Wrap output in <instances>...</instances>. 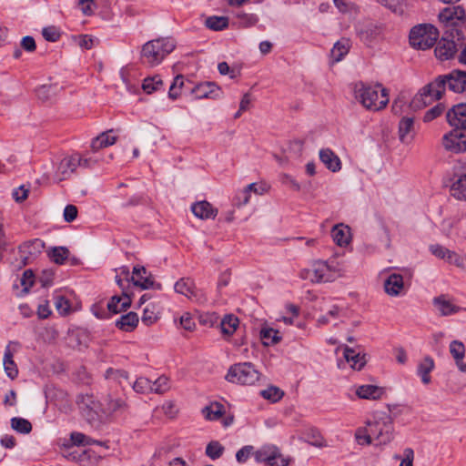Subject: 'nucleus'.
<instances>
[{
  "label": "nucleus",
  "instance_id": "nucleus-1",
  "mask_svg": "<svg viewBox=\"0 0 466 466\" xmlns=\"http://www.w3.org/2000/svg\"><path fill=\"white\" fill-rule=\"evenodd\" d=\"M79 409L87 423L94 429H100L114 415L121 414L128 409L127 403L108 394L103 402L95 399L92 394H81L76 400Z\"/></svg>",
  "mask_w": 466,
  "mask_h": 466
},
{
  "label": "nucleus",
  "instance_id": "nucleus-2",
  "mask_svg": "<svg viewBox=\"0 0 466 466\" xmlns=\"http://www.w3.org/2000/svg\"><path fill=\"white\" fill-rule=\"evenodd\" d=\"M446 89L453 93L466 91V72L452 70L449 74L437 76L432 82L422 87L419 94L413 97L411 106L421 107L434 100H439Z\"/></svg>",
  "mask_w": 466,
  "mask_h": 466
},
{
  "label": "nucleus",
  "instance_id": "nucleus-3",
  "mask_svg": "<svg viewBox=\"0 0 466 466\" xmlns=\"http://www.w3.org/2000/svg\"><path fill=\"white\" fill-rule=\"evenodd\" d=\"M353 94L355 99L369 110L379 111L389 103L388 90L379 84L370 86L363 82L355 83Z\"/></svg>",
  "mask_w": 466,
  "mask_h": 466
},
{
  "label": "nucleus",
  "instance_id": "nucleus-4",
  "mask_svg": "<svg viewBox=\"0 0 466 466\" xmlns=\"http://www.w3.org/2000/svg\"><path fill=\"white\" fill-rule=\"evenodd\" d=\"M175 43L170 38H157L147 42L142 47V62L149 66L160 64L175 49Z\"/></svg>",
  "mask_w": 466,
  "mask_h": 466
},
{
  "label": "nucleus",
  "instance_id": "nucleus-5",
  "mask_svg": "<svg viewBox=\"0 0 466 466\" xmlns=\"http://www.w3.org/2000/svg\"><path fill=\"white\" fill-rule=\"evenodd\" d=\"M299 276L313 283H327L334 281L339 276V272L334 261L315 260L310 268L301 269Z\"/></svg>",
  "mask_w": 466,
  "mask_h": 466
},
{
  "label": "nucleus",
  "instance_id": "nucleus-6",
  "mask_svg": "<svg viewBox=\"0 0 466 466\" xmlns=\"http://www.w3.org/2000/svg\"><path fill=\"white\" fill-rule=\"evenodd\" d=\"M439 37L438 29L431 24H420L411 28L410 44L413 48L426 50L432 47Z\"/></svg>",
  "mask_w": 466,
  "mask_h": 466
},
{
  "label": "nucleus",
  "instance_id": "nucleus-7",
  "mask_svg": "<svg viewBox=\"0 0 466 466\" xmlns=\"http://www.w3.org/2000/svg\"><path fill=\"white\" fill-rule=\"evenodd\" d=\"M260 378V373L250 362L237 363L229 367L226 375L228 382L239 385H253Z\"/></svg>",
  "mask_w": 466,
  "mask_h": 466
},
{
  "label": "nucleus",
  "instance_id": "nucleus-8",
  "mask_svg": "<svg viewBox=\"0 0 466 466\" xmlns=\"http://www.w3.org/2000/svg\"><path fill=\"white\" fill-rule=\"evenodd\" d=\"M393 433L392 419L385 412H379L376 420L367 421L365 427L359 428L355 436L360 437H382L383 435H390Z\"/></svg>",
  "mask_w": 466,
  "mask_h": 466
},
{
  "label": "nucleus",
  "instance_id": "nucleus-9",
  "mask_svg": "<svg viewBox=\"0 0 466 466\" xmlns=\"http://www.w3.org/2000/svg\"><path fill=\"white\" fill-rule=\"evenodd\" d=\"M174 289L177 293L184 295L193 302L205 303L207 301L205 293L201 289H197L194 280L189 278L178 279Z\"/></svg>",
  "mask_w": 466,
  "mask_h": 466
},
{
  "label": "nucleus",
  "instance_id": "nucleus-10",
  "mask_svg": "<svg viewBox=\"0 0 466 466\" xmlns=\"http://www.w3.org/2000/svg\"><path fill=\"white\" fill-rule=\"evenodd\" d=\"M439 21L446 27L458 26L466 20L465 10L461 5H451L443 8L439 15Z\"/></svg>",
  "mask_w": 466,
  "mask_h": 466
},
{
  "label": "nucleus",
  "instance_id": "nucleus-11",
  "mask_svg": "<svg viewBox=\"0 0 466 466\" xmlns=\"http://www.w3.org/2000/svg\"><path fill=\"white\" fill-rule=\"evenodd\" d=\"M258 461H265L268 466H288L289 460L284 458L277 447H266L254 452Z\"/></svg>",
  "mask_w": 466,
  "mask_h": 466
},
{
  "label": "nucleus",
  "instance_id": "nucleus-12",
  "mask_svg": "<svg viewBox=\"0 0 466 466\" xmlns=\"http://www.w3.org/2000/svg\"><path fill=\"white\" fill-rule=\"evenodd\" d=\"M443 147L453 153L466 151V133L456 128L445 134L442 137Z\"/></svg>",
  "mask_w": 466,
  "mask_h": 466
},
{
  "label": "nucleus",
  "instance_id": "nucleus-13",
  "mask_svg": "<svg viewBox=\"0 0 466 466\" xmlns=\"http://www.w3.org/2000/svg\"><path fill=\"white\" fill-rule=\"evenodd\" d=\"M453 169L457 179L451 187V195L457 199L466 200V162H458Z\"/></svg>",
  "mask_w": 466,
  "mask_h": 466
},
{
  "label": "nucleus",
  "instance_id": "nucleus-14",
  "mask_svg": "<svg viewBox=\"0 0 466 466\" xmlns=\"http://www.w3.org/2000/svg\"><path fill=\"white\" fill-rule=\"evenodd\" d=\"M79 155L66 156L58 164L55 178L57 182L67 179L79 166Z\"/></svg>",
  "mask_w": 466,
  "mask_h": 466
},
{
  "label": "nucleus",
  "instance_id": "nucleus-15",
  "mask_svg": "<svg viewBox=\"0 0 466 466\" xmlns=\"http://www.w3.org/2000/svg\"><path fill=\"white\" fill-rule=\"evenodd\" d=\"M132 282L135 286L142 289H148L154 288L157 289H161L160 284H155L152 274L147 270L143 266L137 265L133 268Z\"/></svg>",
  "mask_w": 466,
  "mask_h": 466
},
{
  "label": "nucleus",
  "instance_id": "nucleus-16",
  "mask_svg": "<svg viewBox=\"0 0 466 466\" xmlns=\"http://www.w3.org/2000/svg\"><path fill=\"white\" fill-rule=\"evenodd\" d=\"M21 344L17 341H9L6 345L3 359L4 369L6 375L14 380L18 375L17 366L14 361L15 353L20 349Z\"/></svg>",
  "mask_w": 466,
  "mask_h": 466
},
{
  "label": "nucleus",
  "instance_id": "nucleus-17",
  "mask_svg": "<svg viewBox=\"0 0 466 466\" xmlns=\"http://www.w3.org/2000/svg\"><path fill=\"white\" fill-rule=\"evenodd\" d=\"M446 118L451 127L466 129V103L453 106L448 110Z\"/></svg>",
  "mask_w": 466,
  "mask_h": 466
},
{
  "label": "nucleus",
  "instance_id": "nucleus-18",
  "mask_svg": "<svg viewBox=\"0 0 466 466\" xmlns=\"http://www.w3.org/2000/svg\"><path fill=\"white\" fill-rule=\"evenodd\" d=\"M192 94L196 99H218L221 97L222 92L214 82H205L196 86L192 89Z\"/></svg>",
  "mask_w": 466,
  "mask_h": 466
},
{
  "label": "nucleus",
  "instance_id": "nucleus-19",
  "mask_svg": "<svg viewBox=\"0 0 466 466\" xmlns=\"http://www.w3.org/2000/svg\"><path fill=\"white\" fill-rule=\"evenodd\" d=\"M96 444L100 446H107V441H101L95 439H62V441L58 443L61 453L68 452L72 449H81L87 445Z\"/></svg>",
  "mask_w": 466,
  "mask_h": 466
},
{
  "label": "nucleus",
  "instance_id": "nucleus-20",
  "mask_svg": "<svg viewBox=\"0 0 466 466\" xmlns=\"http://www.w3.org/2000/svg\"><path fill=\"white\" fill-rule=\"evenodd\" d=\"M385 292L391 297H397L404 291V281L401 275L390 274L384 282Z\"/></svg>",
  "mask_w": 466,
  "mask_h": 466
},
{
  "label": "nucleus",
  "instance_id": "nucleus-21",
  "mask_svg": "<svg viewBox=\"0 0 466 466\" xmlns=\"http://www.w3.org/2000/svg\"><path fill=\"white\" fill-rule=\"evenodd\" d=\"M44 247L45 243L38 238L24 242L19 247V252L21 253L24 265H26V261L29 258V257H35L37 254L41 253Z\"/></svg>",
  "mask_w": 466,
  "mask_h": 466
},
{
  "label": "nucleus",
  "instance_id": "nucleus-22",
  "mask_svg": "<svg viewBox=\"0 0 466 466\" xmlns=\"http://www.w3.org/2000/svg\"><path fill=\"white\" fill-rule=\"evenodd\" d=\"M456 53V45L453 40L442 37L435 47V55L441 60H448Z\"/></svg>",
  "mask_w": 466,
  "mask_h": 466
},
{
  "label": "nucleus",
  "instance_id": "nucleus-23",
  "mask_svg": "<svg viewBox=\"0 0 466 466\" xmlns=\"http://www.w3.org/2000/svg\"><path fill=\"white\" fill-rule=\"evenodd\" d=\"M191 210L196 217L201 219L215 218L218 215V209L206 200L193 204Z\"/></svg>",
  "mask_w": 466,
  "mask_h": 466
},
{
  "label": "nucleus",
  "instance_id": "nucleus-24",
  "mask_svg": "<svg viewBox=\"0 0 466 466\" xmlns=\"http://www.w3.org/2000/svg\"><path fill=\"white\" fill-rule=\"evenodd\" d=\"M433 305L441 316H449L461 310L459 306L454 305L452 301L444 295L434 298Z\"/></svg>",
  "mask_w": 466,
  "mask_h": 466
},
{
  "label": "nucleus",
  "instance_id": "nucleus-25",
  "mask_svg": "<svg viewBox=\"0 0 466 466\" xmlns=\"http://www.w3.org/2000/svg\"><path fill=\"white\" fill-rule=\"evenodd\" d=\"M343 355L353 370H360L366 364L365 355L356 351L355 349L345 346Z\"/></svg>",
  "mask_w": 466,
  "mask_h": 466
},
{
  "label": "nucleus",
  "instance_id": "nucleus-26",
  "mask_svg": "<svg viewBox=\"0 0 466 466\" xmlns=\"http://www.w3.org/2000/svg\"><path fill=\"white\" fill-rule=\"evenodd\" d=\"M375 2L400 16L410 10V5L406 0H375Z\"/></svg>",
  "mask_w": 466,
  "mask_h": 466
},
{
  "label": "nucleus",
  "instance_id": "nucleus-27",
  "mask_svg": "<svg viewBox=\"0 0 466 466\" xmlns=\"http://www.w3.org/2000/svg\"><path fill=\"white\" fill-rule=\"evenodd\" d=\"M319 158L328 169L337 172L341 168V162L339 157L329 148L319 151Z\"/></svg>",
  "mask_w": 466,
  "mask_h": 466
},
{
  "label": "nucleus",
  "instance_id": "nucleus-28",
  "mask_svg": "<svg viewBox=\"0 0 466 466\" xmlns=\"http://www.w3.org/2000/svg\"><path fill=\"white\" fill-rule=\"evenodd\" d=\"M351 46L350 40L349 38H341L339 41H337L331 51L330 56L333 59V62H339L341 61L344 56L349 53Z\"/></svg>",
  "mask_w": 466,
  "mask_h": 466
},
{
  "label": "nucleus",
  "instance_id": "nucleus-29",
  "mask_svg": "<svg viewBox=\"0 0 466 466\" xmlns=\"http://www.w3.org/2000/svg\"><path fill=\"white\" fill-rule=\"evenodd\" d=\"M355 393L360 399L378 400L380 399L383 390L374 385H360L356 388Z\"/></svg>",
  "mask_w": 466,
  "mask_h": 466
},
{
  "label": "nucleus",
  "instance_id": "nucleus-30",
  "mask_svg": "<svg viewBox=\"0 0 466 466\" xmlns=\"http://www.w3.org/2000/svg\"><path fill=\"white\" fill-rule=\"evenodd\" d=\"M333 240L337 245L342 247L350 243V229L342 224L336 225L331 230Z\"/></svg>",
  "mask_w": 466,
  "mask_h": 466
},
{
  "label": "nucleus",
  "instance_id": "nucleus-31",
  "mask_svg": "<svg viewBox=\"0 0 466 466\" xmlns=\"http://www.w3.org/2000/svg\"><path fill=\"white\" fill-rule=\"evenodd\" d=\"M112 130L103 132L92 140L91 148L93 151H98L104 147L114 145L116 142V137L111 135Z\"/></svg>",
  "mask_w": 466,
  "mask_h": 466
},
{
  "label": "nucleus",
  "instance_id": "nucleus-32",
  "mask_svg": "<svg viewBox=\"0 0 466 466\" xmlns=\"http://www.w3.org/2000/svg\"><path fill=\"white\" fill-rule=\"evenodd\" d=\"M414 119L412 117H402L399 124V137L402 143H409L413 132Z\"/></svg>",
  "mask_w": 466,
  "mask_h": 466
},
{
  "label": "nucleus",
  "instance_id": "nucleus-33",
  "mask_svg": "<svg viewBox=\"0 0 466 466\" xmlns=\"http://www.w3.org/2000/svg\"><path fill=\"white\" fill-rule=\"evenodd\" d=\"M138 324V316L135 312H128L126 315L121 316V318L116 320V326L126 332H130L135 329V328Z\"/></svg>",
  "mask_w": 466,
  "mask_h": 466
},
{
  "label": "nucleus",
  "instance_id": "nucleus-34",
  "mask_svg": "<svg viewBox=\"0 0 466 466\" xmlns=\"http://www.w3.org/2000/svg\"><path fill=\"white\" fill-rule=\"evenodd\" d=\"M434 369V360L431 357L426 356L418 366V375L424 384H429L431 380L430 373Z\"/></svg>",
  "mask_w": 466,
  "mask_h": 466
},
{
  "label": "nucleus",
  "instance_id": "nucleus-35",
  "mask_svg": "<svg viewBox=\"0 0 466 466\" xmlns=\"http://www.w3.org/2000/svg\"><path fill=\"white\" fill-rule=\"evenodd\" d=\"M131 304V299L127 294L121 297L114 296L107 303V309L113 313H118L127 309Z\"/></svg>",
  "mask_w": 466,
  "mask_h": 466
},
{
  "label": "nucleus",
  "instance_id": "nucleus-36",
  "mask_svg": "<svg viewBox=\"0 0 466 466\" xmlns=\"http://www.w3.org/2000/svg\"><path fill=\"white\" fill-rule=\"evenodd\" d=\"M225 413V407L219 402H211L208 406L202 409V414L207 420H217Z\"/></svg>",
  "mask_w": 466,
  "mask_h": 466
},
{
  "label": "nucleus",
  "instance_id": "nucleus-37",
  "mask_svg": "<svg viewBox=\"0 0 466 466\" xmlns=\"http://www.w3.org/2000/svg\"><path fill=\"white\" fill-rule=\"evenodd\" d=\"M205 25L213 31H221L228 26V18L226 16H209L205 21Z\"/></svg>",
  "mask_w": 466,
  "mask_h": 466
},
{
  "label": "nucleus",
  "instance_id": "nucleus-38",
  "mask_svg": "<svg viewBox=\"0 0 466 466\" xmlns=\"http://www.w3.org/2000/svg\"><path fill=\"white\" fill-rule=\"evenodd\" d=\"M163 86V81L159 76H148L144 79L142 88L147 94H152L159 90Z\"/></svg>",
  "mask_w": 466,
  "mask_h": 466
},
{
  "label": "nucleus",
  "instance_id": "nucleus-39",
  "mask_svg": "<svg viewBox=\"0 0 466 466\" xmlns=\"http://www.w3.org/2000/svg\"><path fill=\"white\" fill-rule=\"evenodd\" d=\"M11 427L20 434H28L32 430L30 421L19 417L11 419Z\"/></svg>",
  "mask_w": 466,
  "mask_h": 466
},
{
  "label": "nucleus",
  "instance_id": "nucleus-40",
  "mask_svg": "<svg viewBox=\"0 0 466 466\" xmlns=\"http://www.w3.org/2000/svg\"><path fill=\"white\" fill-rule=\"evenodd\" d=\"M450 353L454 359L455 363L463 360L465 356V346L460 340H452L450 344Z\"/></svg>",
  "mask_w": 466,
  "mask_h": 466
},
{
  "label": "nucleus",
  "instance_id": "nucleus-41",
  "mask_svg": "<svg viewBox=\"0 0 466 466\" xmlns=\"http://www.w3.org/2000/svg\"><path fill=\"white\" fill-rule=\"evenodd\" d=\"M221 331L223 334L231 335L238 326V319L231 315L226 316L221 321Z\"/></svg>",
  "mask_w": 466,
  "mask_h": 466
},
{
  "label": "nucleus",
  "instance_id": "nucleus-42",
  "mask_svg": "<svg viewBox=\"0 0 466 466\" xmlns=\"http://www.w3.org/2000/svg\"><path fill=\"white\" fill-rule=\"evenodd\" d=\"M152 381L147 378L140 377L133 383V390L137 393L148 394L152 392Z\"/></svg>",
  "mask_w": 466,
  "mask_h": 466
},
{
  "label": "nucleus",
  "instance_id": "nucleus-43",
  "mask_svg": "<svg viewBox=\"0 0 466 466\" xmlns=\"http://www.w3.org/2000/svg\"><path fill=\"white\" fill-rule=\"evenodd\" d=\"M260 335L267 346L277 344L281 339L279 331L274 329H264L260 331Z\"/></svg>",
  "mask_w": 466,
  "mask_h": 466
},
{
  "label": "nucleus",
  "instance_id": "nucleus-44",
  "mask_svg": "<svg viewBox=\"0 0 466 466\" xmlns=\"http://www.w3.org/2000/svg\"><path fill=\"white\" fill-rule=\"evenodd\" d=\"M260 395L266 400L277 402L284 396V392L276 386H269L266 390H261Z\"/></svg>",
  "mask_w": 466,
  "mask_h": 466
},
{
  "label": "nucleus",
  "instance_id": "nucleus-45",
  "mask_svg": "<svg viewBox=\"0 0 466 466\" xmlns=\"http://www.w3.org/2000/svg\"><path fill=\"white\" fill-rule=\"evenodd\" d=\"M69 250L64 247L54 248L49 256L51 259L56 264H63L68 258Z\"/></svg>",
  "mask_w": 466,
  "mask_h": 466
},
{
  "label": "nucleus",
  "instance_id": "nucleus-46",
  "mask_svg": "<svg viewBox=\"0 0 466 466\" xmlns=\"http://www.w3.org/2000/svg\"><path fill=\"white\" fill-rule=\"evenodd\" d=\"M394 458L397 461H400V466H412L414 459V451L411 448H406L403 451V454H396Z\"/></svg>",
  "mask_w": 466,
  "mask_h": 466
},
{
  "label": "nucleus",
  "instance_id": "nucleus-47",
  "mask_svg": "<svg viewBox=\"0 0 466 466\" xmlns=\"http://www.w3.org/2000/svg\"><path fill=\"white\" fill-rule=\"evenodd\" d=\"M224 451L223 446L216 441H210L206 449V453L211 459L219 458Z\"/></svg>",
  "mask_w": 466,
  "mask_h": 466
},
{
  "label": "nucleus",
  "instance_id": "nucleus-48",
  "mask_svg": "<svg viewBox=\"0 0 466 466\" xmlns=\"http://www.w3.org/2000/svg\"><path fill=\"white\" fill-rule=\"evenodd\" d=\"M152 392L162 394L168 390L169 385H168V379L165 376H160L157 378L155 381L152 382Z\"/></svg>",
  "mask_w": 466,
  "mask_h": 466
},
{
  "label": "nucleus",
  "instance_id": "nucleus-49",
  "mask_svg": "<svg viewBox=\"0 0 466 466\" xmlns=\"http://www.w3.org/2000/svg\"><path fill=\"white\" fill-rule=\"evenodd\" d=\"M55 306L57 311L62 315H66L70 311V303L68 299L63 296L56 295L55 297Z\"/></svg>",
  "mask_w": 466,
  "mask_h": 466
},
{
  "label": "nucleus",
  "instance_id": "nucleus-50",
  "mask_svg": "<svg viewBox=\"0 0 466 466\" xmlns=\"http://www.w3.org/2000/svg\"><path fill=\"white\" fill-rule=\"evenodd\" d=\"M238 18L241 26L249 27L255 25L258 18L253 14L240 13L238 15Z\"/></svg>",
  "mask_w": 466,
  "mask_h": 466
},
{
  "label": "nucleus",
  "instance_id": "nucleus-51",
  "mask_svg": "<svg viewBox=\"0 0 466 466\" xmlns=\"http://www.w3.org/2000/svg\"><path fill=\"white\" fill-rule=\"evenodd\" d=\"M445 109V106H443V104H438L436 105L435 106H433L432 108L429 109L424 116H423V120L425 122H430V121H432L433 119L437 118L438 116H440L443 111Z\"/></svg>",
  "mask_w": 466,
  "mask_h": 466
},
{
  "label": "nucleus",
  "instance_id": "nucleus-52",
  "mask_svg": "<svg viewBox=\"0 0 466 466\" xmlns=\"http://www.w3.org/2000/svg\"><path fill=\"white\" fill-rule=\"evenodd\" d=\"M184 85V78L182 76H177L175 78H174V81L172 83V85L170 86L169 87V91H168V96L171 98V99H176L180 95V92H174V89H181V87L183 86Z\"/></svg>",
  "mask_w": 466,
  "mask_h": 466
},
{
  "label": "nucleus",
  "instance_id": "nucleus-53",
  "mask_svg": "<svg viewBox=\"0 0 466 466\" xmlns=\"http://www.w3.org/2000/svg\"><path fill=\"white\" fill-rule=\"evenodd\" d=\"M43 37L50 42H56L59 39L60 34L55 26L45 27L42 31Z\"/></svg>",
  "mask_w": 466,
  "mask_h": 466
},
{
  "label": "nucleus",
  "instance_id": "nucleus-54",
  "mask_svg": "<svg viewBox=\"0 0 466 466\" xmlns=\"http://www.w3.org/2000/svg\"><path fill=\"white\" fill-rule=\"evenodd\" d=\"M430 250L435 257H437L439 258L445 259V260H447V258L451 253V250H449L448 248H446L441 245H431L430 247Z\"/></svg>",
  "mask_w": 466,
  "mask_h": 466
},
{
  "label": "nucleus",
  "instance_id": "nucleus-55",
  "mask_svg": "<svg viewBox=\"0 0 466 466\" xmlns=\"http://www.w3.org/2000/svg\"><path fill=\"white\" fill-rule=\"evenodd\" d=\"M34 284V274L30 269L25 270L21 278V285L24 287V291L28 292L29 289Z\"/></svg>",
  "mask_w": 466,
  "mask_h": 466
},
{
  "label": "nucleus",
  "instance_id": "nucleus-56",
  "mask_svg": "<svg viewBox=\"0 0 466 466\" xmlns=\"http://www.w3.org/2000/svg\"><path fill=\"white\" fill-rule=\"evenodd\" d=\"M20 46L26 52L32 53L35 50L36 45L35 41L32 36L26 35L24 36L20 42Z\"/></svg>",
  "mask_w": 466,
  "mask_h": 466
},
{
  "label": "nucleus",
  "instance_id": "nucleus-57",
  "mask_svg": "<svg viewBox=\"0 0 466 466\" xmlns=\"http://www.w3.org/2000/svg\"><path fill=\"white\" fill-rule=\"evenodd\" d=\"M63 216L66 222L74 221L77 217V208L74 205H67L64 209Z\"/></svg>",
  "mask_w": 466,
  "mask_h": 466
},
{
  "label": "nucleus",
  "instance_id": "nucleus-58",
  "mask_svg": "<svg viewBox=\"0 0 466 466\" xmlns=\"http://www.w3.org/2000/svg\"><path fill=\"white\" fill-rule=\"evenodd\" d=\"M29 189L25 188V186H21L15 189L13 192V198L16 202H23L28 197Z\"/></svg>",
  "mask_w": 466,
  "mask_h": 466
},
{
  "label": "nucleus",
  "instance_id": "nucleus-59",
  "mask_svg": "<svg viewBox=\"0 0 466 466\" xmlns=\"http://www.w3.org/2000/svg\"><path fill=\"white\" fill-rule=\"evenodd\" d=\"M335 6L342 13L351 10L357 12V6L353 4H347L344 0H333Z\"/></svg>",
  "mask_w": 466,
  "mask_h": 466
},
{
  "label": "nucleus",
  "instance_id": "nucleus-60",
  "mask_svg": "<svg viewBox=\"0 0 466 466\" xmlns=\"http://www.w3.org/2000/svg\"><path fill=\"white\" fill-rule=\"evenodd\" d=\"M81 447V449H72L68 452H64V457L72 459L73 461L81 460V457L86 454V451Z\"/></svg>",
  "mask_w": 466,
  "mask_h": 466
},
{
  "label": "nucleus",
  "instance_id": "nucleus-61",
  "mask_svg": "<svg viewBox=\"0 0 466 466\" xmlns=\"http://www.w3.org/2000/svg\"><path fill=\"white\" fill-rule=\"evenodd\" d=\"M157 316L153 310L146 308L142 316V322L146 325H151L157 320Z\"/></svg>",
  "mask_w": 466,
  "mask_h": 466
},
{
  "label": "nucleus",
  "instance_id": "nucleus-62",
  "mask_svg": "<svg viewBox=\"0 0 466 466\" xmlns=\"http://www.w3.org/2000/svg\"><path fill=\"white\" fill-rule=\"evenodd\" d=\"M252 451V446H245L244 448L240 449L236 454L238 461H246Z\"/></svg>",
  "mask_w": 466,
  "mask_h": 466
},
{
  "label": "nucleus",
  "instance_id": "nucleus-63",
  "mask_svg": "<svg viewBox=\"0 0 466 466\" xmlns=\"http://www.w3.org/2000/svg\"><path fill=\"white\" fill-rule=\"evenodd\" d=\"M447 261L451 264H453V265L459 267V268L464 267V258L452 251H451V253L447 258Z\"/></svg>",
  "mask_w": 466,
  "mask_h": 466
},
{
  "label": "nucleus",
  "instance_id": "nucleus-64",
  "mask_svg": "<svg viewBox=\"0 0 466 466\" xmlns=\"http://www.w3.org/2000/svg\"><path fill=\"white\" fill-rule=\"evenodd\" d=\"M78 45L80 47L85 49H91L94 45V40L91 36L87 35H83L79 36Z\"/></svg>",
  "mask_w": 466,
  "mask_h": 466
}]
</instances>
